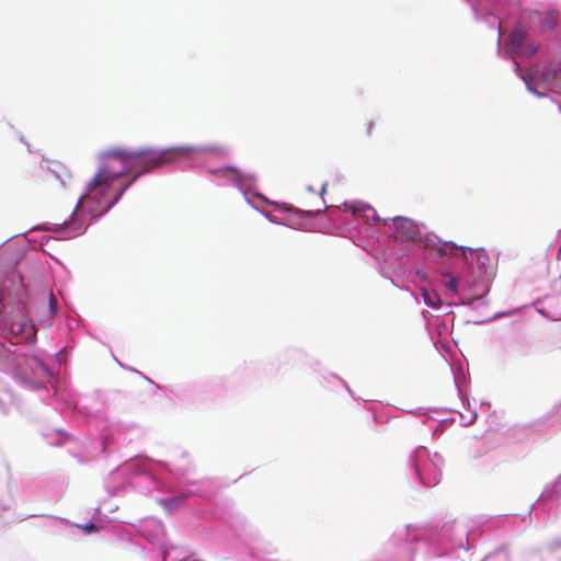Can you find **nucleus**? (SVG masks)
<instances>
[{
  "mask_svg": "<svg viewBox=\"0 0 561 561\" xmlns=\"http://www.w3.org/2000/svg\"><path fill=\"white\" fill-rule=\"evenodd\" d=\"M221 172L225 175L229 174L230 179L233 180L238 184H241L243 182V174L237 168L227 167V168L222 169Z\"/></svg>",
  "mask_w": 561,
  "mask_h": 561,
  "instance_id": "obj_8",
  "label": "nucleus"
},
{
  "mask_svg": "<svg viewBox=\"0 0 561 561\" xmlns=\"http://www.w3.org/2000/svg\"><path fill=\"white\" fill-rule=\"evenodd\" d=\"M560 112H561V105H560Z\"/></svg>",
  "mask_w": 561,
  "mask_h": 561,
  "instance_id": "obj_20",
  "label": "nucleus"
},
{
  "mask_svg": "<svg viewBox=\"0 0 561 561\" xmlns=\"http://www.w3.org/2000/svg\"><path fill=\"white\" fill-rule=\"evenodd\" d=\"M538 50V47L531 44H524L523 47L517 50L514 55L533 57Z\"/></svg>",
  "mask_w": 561,
  "mask_h": 561,
  "instance_id": "obj_10",
  "label": "nucleus"
},
{
  "mask_svg": "<svg viewBox=\"0 0 561 561\" xmlns=\"http://www.w3.org/2000/svg\"><path fill=\"white\" fill-rule=\"evenodd\" d=\"M445 276L449 277V280L446 282V287L451 290L454 294H457V280L456 278L451 277L450 274H445Z\"/></svg>",
  "mask_w": 561,
  "mask_h": 561,
  "instance_id": "obj_13",
  "label": "nucleus"
},
{
  "mask_svg": "<svg viewBox=\"0 0 561 561\" xmlns=\"http://www.w3.org/2000/svg\"><path fill=\"white\" fill-rule=\"evenodd\" d=\"M525 38L526 32L522 27L515 28L510 35V41L507 45L508 51L512 55L517 53V50H519L523 47Z\"/></svg>",
  "mask_w": 561,
  "mask_h": 561,
  "instance_id": "obj_6",
  "label": "nucleus"
},
{
  "mask_svg": "<svg viewBox=\"0 0 561 561\" xmlns=\"http://www.w3.org/2000/svg\"><path fill=\"white\" fill-rule=\"evenodd\" d=\"M8 353H11V351L5 346L4 342L0 340V359H7Z\"/></svg>",
  "mask_w": 561,
  "mask_h": 561,
  "instance_id": "obj_14",
  "label": "nucleus"
},
{
  "mask_svg": "<svg viewBox=\"0 0 561 561\" xmlns=\"http://www.w3.org/2000/svg\"><path fill=\"white\" fill-rule=\"evenodd\" d=\"M49 302H50V306H51V307H53V306H55V305L57 304V300H56V298H55V296H54V295H50Z\"/></svg>",
  "mask_w": 561,
  "mask_h": 561,
  "instance_id": "obj_17",
  "label": "nucleus"
},
{
  "mask_svg": "<svg viewBox=\"0 0 561 561\" xmlns=\"http://www.w3.org/2000/svg\"><path fill=\"white\" fill-rule=\"evenodd\" d=\"M136 173V175H134V179H137V176L139 175L137 171H134Z\"/></svg>",
  "mask_w": 561,
  "mask_h": 561,
  "instance_id": "obj_19",
  "label": "nucleus"
},
{
  "mask_svg": "<svg viewBox=\"0 0 561 561\" xmlns=\"http://www.w3.org/2000/svg\"><path fill=\"white\" fill-rule=\"evenodd\" d=\"M94 528H95V526H94L93 524H90V525L88 526V529H89V530L94 529Z\"/></svg>",
  "mask_w": 561,
  "mask_h": 561,
  "instance_id": "obj_18",
  "label": "nucleus"
},
{
  "mask_svg": "<svg viewBox=\"0 0 561 561\" xmlns=\"http://www.w3.org/2000/svg\"><path fill=\"white\" fill-rule=\"evenodd\" d=\"M37 330L35 325L27 321L12 322L9 332H3L1 335L2 340L10 341L11 345H15L20 342H34Z\"/></svg>",
  "mask_w": 561,
  "mask_h": 561,
  "instance_id": "obj_3",
  "label": "nucleus"
},
{
  "mask_svg": "<svg viewBox=\"0 0 561 561\" xmlns=\"http://www.w3.org/2000/svg\"><path fill=\"white\" fill-rule=\"evenodd\" d=\"M183 497H171V499H167V500H163L162 501V506L168 508V510H172L174 508L175 506H178L179 504H181L183 502Z\"/></svg>",
  "mask_w": 561,
  "mask_h": 561,
  "instance_id": "obj_12",
  "label": "nucleus"
},
{
  "mask_svg": "<svg viewBox=\"0 0 561 561\" xmlns=\"http://www.w3.org/2000/svg\"><path fill=\"white\" fill-rule=\"evenodd\" d=\"M460 255L469 266H477L478 268H481L489 263V255L484 249L461 247Z\"/></svg>",
  "mask_w": 561,
  "mask_h": 561,
  "instance_id": "obj_5",
  "label": "nucleus"
},
{
  "mask_svg": "<svg viewBox=\"0 0 561 561\" xmlns=\"http://www.w3.org/2000/svg\"><path fill=\"white\" fill-rule=\"evenodd\" d=\"M422 297H423L424 302L430 307L435 308V307H438L440 304L439 296L436 293L430 291L425 288L422 289Z\"/></svg>",
  "mask_w": 561,
  "mask_h": 561,
  "instance_id": "obj_7",
  "label": "nucleus"
},
{
  "mask_svg": "<svg viewBox=\"0 0 561 561\" xmlns=\"http://www.w3.org/2000/svg\"><path fill=\"white\" fill-rule=\"evenodd\" d=\"M416 233V227L413 221L405 218L394 219V239L397 242L403 243L413 240Z\"/></svg>",
  "mask_w": 561,
  "mask_h": 561,
  "instance_id": "obj_4",
  "label": "nucleus"
},
{
  "mask_svg": "<svg viewBox=\"0 0 561 561\" xmlns=\"http://www.w3.org/2000/svg\"><path fill=\"white\" fill-rule=\"evenodd\" d=\"M516 72L520 77V79L525 82L527 90L531 93H534L536 96L541 98L542 93H540L538 90L533 88V83H537L539 81L546 82V83H552L554 82L560 72L561 68L556 65H545V66H535L527 70L526 72H523L518 62L515 61Z\"/></svg>",
  "mask_w": 561,
  "mask_h": 561,
  "instance_id": "obj_2",
  "label": "nucleus"
},
{
  "mask_svg": "<svg viewBox=\"0 0 561 561\" xmlns=\"http://www.w3.org/2000/svg\"><path fill=\"white\" fill-rule=\"evenodd\" d=\"M460 248H461V247H459V245L455 244L454 242H448V241H447V242H444V243L439 247L438 251H439V253H442V254H444V255H447V254H449V255H456V252H457V251H460Z\"/></svg>",
  "mask_w": 561,
  "mask_h": 561,
  "instance_id": "obj_9",
  "label": "nucleus"
},
{
  "mask_svg": "<svg viewBox=\"0 0 561 561\" xmlns=\"http://www.w3.org/2000/svg\"><path fill=\"white\" fill-rule=\"evenodd\" d=\"M364 210H373V208L369 207V206H366V207H363V208H355L354 213L357 214V213L364 211Z\"/></svg>",
  "mask_w": 561,
  "mask_h": 561,
  "instance_id": "obj_15",
  "label": "nucleus"
},
{
  "mask_svg": "<svg viewBox=\"0 0 561 561\" xmlns=\"http://www.w3.org/2000/svg\"><path fill=\"white\" fill-rule=\"evenodd\" d=\"M558 14L556 12H549L545 16L543 24L546 27L552 30L557 25Z\"/></svg>",
  "mask_w": 561,
  "mask_h": 561,
  "instance_id": "obj_11",
  "label": "nucleus"
},
{
  "mask_svg": "<svg viewBox=\"0 0 561 561\" xmlns=\"http://www.w3.org/2000/svg\"><path fill=\"white\" fill-rule=\"evenodd\" d=\"M375 124L373 122L367 125V134L370 135L373 133Z\"/></svg>",
  "mask_w": 561,
  "mask_h": 561,
  "instance_id": "obj_16",
  "label": "nucleus"
},
{
  "mask_svg": "<svg viewBox=\"0 0 561 561\" xmlns=\"http://www.w3.org/2000/svg\"><path fill=\"white\" fill-rule=\"evenodd\" d=\"M193 151L190 147L168 148L163 150L111 149L103 153L104 161L88 184L87 192L80 197L68 222V228L75 234H80L88 226L82 209L92 217H100L118 201L123 192L131 184L116 186V182L129 173L137 171L144 174L168 163L187 157Z\"/></svg>",
  "mask_w": 561,
  "mask_h": 561,
  "instance_id": "obj_1",
  "label": "nucleus"
}]
</instances>
